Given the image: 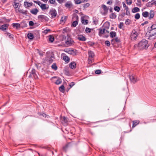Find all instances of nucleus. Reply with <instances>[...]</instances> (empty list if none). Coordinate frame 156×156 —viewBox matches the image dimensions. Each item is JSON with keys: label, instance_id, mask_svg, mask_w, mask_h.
Segmentation results:
<instances>
[{"label": "nucleus", "instance_id": "obj_42", "mask_svg": "<svg viewBox=\"0 0 156 156\" xmlns=\"http://www.w3.org/2000/svg\"><path fill=\"white\" fill-rule=\"evenodd\" d=\"M140 17V16L139 13H137L135 15V18L136 20H138L139 19Z\"/></svg>", "mask_w": 156, "mask_h": 156}, {"label": "nucleus", "instance_id": "obj_4", "mask_svg": "<svg viewBox=\"0 0 156 156\" xmlns=\"http://www.w3.org/2000/svg\"><path fill=\"white\" fill-rule=\"evenodd\" d=\"M29 78H33L36 79L38 78V77L36 73V71L35 69H33L30 73V74L29 76Z\"/></svg>", "mask_w": 156, "mask_h": 156}, {"label": "nucleus", "instance_id": "obj_3", "mask_svg": "<svg viewBox=\"0 0 156 156\" xmlns=\"http://www.w3.org/2000/svg\"><path fill=\"white\" fill-rule=\"evenodd\" d=\"M38 20L41 22H48L49 20V18L46 16L40 15L38 16Z\"/></svg>", "mask_w": 156, "mask_h": 156}, {"label": "nucleus", "instance_id": "obj_30", "mask_svg": "<svg viewBox=\"0 0 156 156\" xmlns=\"http://www.w3.org/2000/svg\"><path fill=\"white\" fill-rule=\"evenodd\" d=\"M116 14L115 13H112L110 14L109 17L112 19H115L116 17Z\"/></svg>", "mask_w": 156, "mask_h": 156}, {"label": "nucleus", "instance_id": "obj_28", "mask_svg": "<svg viewBox=\"0 0 156 156\" xmlns=\"http://www.w3.org/2000/svg\"><path fill=\"white\" fill-rule=\"evenodd\" d=\"M142 15L145 18H147L149 16V12L147 11H144L142 12Z\"/></svg>", "mask_w": 156, "mask_h": 156}, {"label": "nucleus", "instance_id": "obj_49", "mask_svg": "<svg viewBox=\"0 0 156 156\" xmlns=\"http://www.w3.org/2000/svg\"><path fill=\"white\" fill-rule=\"evenodd\" d=\"M126 12L125 13V15H126L127 16H129L130 15V12L129 10V9H126Z\"/></svg>", "mask_w": 156, "mask_h": 156}, {"label": "nucleus", "instance_id": "obj_56", "mask_svg": "<svg viewBox=\"0 0 156 156\" xmlns=\"http://www.w3.org/2000/svg\"><path fill=\"white\" fill-rule=\"evenodd\" d=\"M88 44H89L90 46H93L94 44L95 43L93 42H91L90 41L88 42Z\"/></svg>", "mask_w": 156, "mask_h": 156}, {"label": "nucleus", "instance_id": "obj_11", "mask_svg": "<svg viewBox=\"0 0 156 156\" xmlns=\"http://www.w3.org/2000/svg\"><path fill=\"white\" fill-rule=\"evenodd\" d=\"M54 78H57V80H56V82H55V83L56 85L62 83V80L61 78L58 77H57L56 76H55L52 77L51 78V80H52Z\"/></svg>", "mask_w": 156, "mask_h": 156}, {"label": "nucleus", "instance_id": "obj_46", "mask_svg": "<svg viewBox=\"0 0 156 156\" xmlns=\"http://www.w3.org/2000/svg\"><path fill=\"white\" fill-rule=\"evenodd\" d=\"M105 45L108 47L110 45V42L108 40L106 41H105Z\"/></svg>", "mask_w": 156, "mask_h": 156}, {"label": "nucleus", "instance_id": "obj_19", "mask_svg": "<svg viewBox=\"0 0 156 156\" xmlns=\"http://www.w3.org/2000/svg\"><path fill=\"white\" fill-rule=\"evenodd\" d=\"M38 12V10L37 8L33 9L30 10V12L34 15H36Z\"/></svg>", "mask_w": 156, "mask_h": 156}, {"label": "nucleus", "instance_id": "obj_23", "mask_svg": "<svg viewBox=\"0 0 156 156\" xmlns=\"http://www.w3.org/2000/svg\"><path fill=\"white\" fill-rule=\"evenodd\" d=\"M12 27L16 29H18L20 27V25L19 23H13L12 24Z\"/></svg>", "mask_w": 156, "mask_h": 156}, {"label": "nucleus", "instance_id": "obj_58", "mask_svg": "<svg viewBox=\"0 0 156 156\" xmlns=\"http://www.w3.org/2000/svg\"><path fill=\"white\" fill-rule=\"evenodd\" d=\"M58 2L60 4H62L66 1V0H57Z\"/></svg>", "mask_w": 156, "mask_h": 156}, {"label": "nucleus", "instance_id": "obj_52", "mask_svg": "<svg viewBox=\"0 0 156 156\" xmlns=\"http://www.w3.org/2000/svg\"><path fill=\"white\" fill-rule=\"evenodd\" d=\"M34 3L37 4L40 6H41V2L40 1H38V0H37V1H34Z\"/></svg>", "mask_w": 156, "mask_h": 156}, {"label": "nucleus", "instance_id": "obj_14", "mask_svg": "<svg viewBox=\"0 0 156 156\" xmlns=\"http://www.w3.org/2000/svg\"><path fill=\"white\" fill-rule=\"evenodd\" d=\"M9 26V25L7 24H3L0 27V30H2V31H5Z\"/></svg>", "mask_w": 156, "mask_h": 156}, {"label": "nucleus", "instance_id": "obj_8", "mask_svg": "<svg viewBox=\"0 0 156 156\" xmlns=\"http://www.w3.org/2000/svg\"><path fill=\"white\" fill-rule=\"evenodd\" d=\"M138 36V33L135 30L132 31L130 35L131 38L132 40H134L136 39Z\"/></svg>", "mask_w": 156, "mask_h": 156}, {"label": "nucleus", "instance_id": "obj_61", "mask_svg": "<svg viewBox=\"0 0 156 156\" xmlns=\"http://www.w3.org/2000/svg\"><path fill=\"white\" fill-rule=\"evenodd\" d=\"M34 25V23L32 21H30L29 22V25L30 26H33Z\"/></svg>", "mask_w": 156, "mask_h": 156}, {"label": "nucleus", "instance_id": "obj_26", "mask_svg": "<svg viewBox=\"0 0 156 156\" xmlns=\"http://www.w3.org/2000/svg\"><path fill=\"white\" fill-rule=\"evenodd\" d=\"M40 7L42 10L47 9L48 8V6L47 7L46 4H41Z\"/></svg>", "mask_w": 156, "mask_h": 156}, {"label": "nucleus", "instance_id": "obj_10", "mask_svg": "<svg viewBox=\"0 0 156 156\" xmlns=\"http://www.w3.org/2000/svg\"><path fill=\"white\" fill-rule=\"evenodd\" d=\"M148 30L150 33H153L156 30V23L153 24L150 27H148Z\"/></svg>", "mask_w": 156, "mask_h": 156}, {"label": "nucleus", "instance_id": "obj_53", "mask_svg": "<svg viewBox=\"0 0 156 156\" xmlns=\"http://www.w3.org/2000/svg\"><path fill=\"white\" fill-rule=\"evenodd\" d=\"M95 73L96 74H99L101 73V71L100 70L98 69L95 71Z\"/></svg>", "mask_w": 156, "mask_h": 156}, {"label": "nucleus", "instance_id": "obj_5", "mask_svg": "<svg viewBox=\"0 0 156 156\" xmlns=\"http://www.w3.org/2000/svg\"><path fill=\"white\" fill-rule=\"evenodd\" d=\"M49 14L51 16V18H54L57 15V12L56 10L55 9H50L49 12Z\"/></svg>", "mask_w": 156, "mask_h": 156}, {"label": "nucleus", "instance_id": "obj_47", "mask_svg": "<svg viewBox=\"0 0 156 156\" xmlns=\"http://www.w3.org/2000/svg\"><path fill=\"white\" fill-rule=\"evenodd\" d=\"M123 26V23L122 22H120L119 25L118 27L120 29H122Z\"/></svg>", "mask_w": 156, "mask_h": 156}, {"label": "nucleus", "instance_id": "obj_27", "mask_svg": "<svg viewBox=\"0 0 156 156\" xmlns=\"http://www.w3.org/2000/svg\"><path fill=\"white\" fill-rule=\"evenodd\" d=\"M140 11V9L137 7H134L132 10V12L133 13L139 12Z\"/></svg>", "mask_w": 156, "mask_h": 156}, {"label": "nucleus", "instance_id": "obj_41", "mask_svg": "<svg viewBox=\"0 0 156 156\" xmlns=\"http://www.w3.org/2000/svg\"><path fill=\"white\" fill-rule=\"evenodd\" d=\"M114 40L116 42L119 43L120 42V40L117 37H116L115 38L112 40L111 42L112 43V41Z\"/></svg>", "mask_w": 156, "mask_h": 156}, {"label": "nucleus", "instance_id": "obj_38", "mask_svg": "<svg viewBox=\"0 0 156 156\" xmlns=\"http://www.w3.org/2000/svg\"><path fill=\"white\" fill-rule=\"evenodd\" d=\"M125 12H123L121 14H120L119 16V19H120V20H121L125 16Z\"/></svg>", "mask_w": 156, "mask_h": 156}, {"label": "nucleus", "instance_id": "obj_60", "mask_svg": "<svg viewBox=\"0 0 156 156\" xmlns=\"http://www.w3.org/2000/svg\"><path fill=\"white\" fill-rule=\"evenodd\" d=\"M112 0H108V1L106 3L107 4L109 5H111L112 3Z\"/></svg>", "mask_w": 156, "mask_h": 156}, {"label": "nucleus", "instance_id": "obj_7", "mask_svg": "<svg viewBox=\"0 0 156 156\" xmlns=\"http://www.w3.org/2000/svg\"><path fill=\"white\" fill-rule=\"evenodd\" d=\"M129 76L130 82L133 83H135L138 81L136 77L134 75H129Z\"/></svg>", "mask_w": 156, "mask_h": 156}, {"label": "nucleus", "instance_id": "obj_18", "mask_svg": "<svg viewBox=\"0 0 156 156\" xmlns=\"http://www.w3.org/2000/svg\"><path fill=\"white\" fill-rule=\"evenodd\" d=\"M88 55L89 58H93L95 56V54L94 52L91 50L88 51Z\"/></svg>", "mask_w": 156, "mask_h": 156}, {"label": "nucleus", "instance_id": "obj_21", "mask_svg": "<svg viewBox=\"0 0 156 156\" xmlns=\"http://www.w3.org/2000/svg\"><path fill=\"white\" fill-rule=\"evenodd\" d=\"M19 12L23 14L24 15H25L26 16H27L28 11L27 10H24L23 9H20L18 10Z\"/></svg>", "mask_w": 156, "mask_h": 156}, {"label": "nucleus", "instance_id": "obj_6", "mask_svg": "<svg viewBox=\"0 0 156 156\" xmlns=\"http://www.w3.org/2000/svg\"><path fill=\"white\" fill-rule=\"evenodd\" d=\"M74 41L73 39L70 38H67L66 40L65 41V43L67 47L72 46L73 44Z\"/></svg>", "mask_w": 156, "mask_h": 156}, {"label": "nucleus", "instance_id": "obj_2", "mask_svg": "<svg viewBox=\"0 0 156 156\" xmlns=\"http://www.w3.org/2000/svg\"><path fill=\"white\" fill-rule=\"evenodd\" d=\"M101 9H103L102 11H101V14L103 15H106L108 12V8L105 5L102 4L101 5Z\"/></svg>", "mask_w": 156, "mask_h": 156}, {"label": "nucleus", "instance_id": "obj_44", "mask_svg": "<svg viewBox=\"0 0 156 156\" xmlns=\"http://www.w3.org/2000/svg\"><path fill=\"white\" fill-rule=\"evenodd\" d=\"M90 5V4L89 3H86L85 4H84L83 5V6L84 9H85L88 7Z\"/></svg>", "mask_w": 156, "mask_h": 156}, {"label": "nucleus", "instance_id": "obj_64", "mask_svg": "<svg viewBox=\"0 0 156 156\" xmlns=\"http://www.w3.org/2000/svg\"><path fill=\"white\" fill-rule=\"evenodd\" d=\"M148 23V22L147 21H146L145 22H144L143 23H141V25L142 26H144L145 24H147Z\"/></svg>", "mask_w": 156, "mask_h": 156}, {"label": "nucleus", "instance_id": "obj_59", "mask_svg": "<svg viewBox=\"0 0 156 156\" xmlns=\"http://www.w3.org/2000/svg\"><path fill=\"white\" fill-rule=\"evenodd\" d=\"M122 4H123V7H125V9H129L128 7L126 5L125 2H123Z\"/></svg>", "mask_w": 156, "mask_h": 156}, {"label": "nucleus", "instance_id": "obj_12", "mask_svg": "<svg viewBox=\"0 0 156 156\" xmlns=\"http://www.w3.org/2000/svg\"><path fill=\"white\" fill-rule=\"evenodd\" d=\"M150 34L148 38V39H153L156 37V30H155V31L153 32V33Z\"/></svg>", "mask_w": 156, "mask_h": 156}, {"label": "nucleus", "instance_id": "obj_16", "mask_svg": "<svg viewBox=\"0 0 156 156\" xmlns=\"http://www.w3.org/2000/svg\"><path fill=\"white\" fill-rule=\"evenodd\" d=\"M33 4L32 2H29L27 1H25L24 3V5L26 8H27L33 5Z\"/></svg>", "mask_w": 156, "mask_h": 156}, {"label": "nucleus", "instance_id": "obj_43", "mask_svg": "<svg viewBox=\"0 0 156 156\" xmlns=\"http://www.w3.org/2000/svg\"><path fill=\"white\" fill-rule=\"evenodd\" d=\"M120 8L118 6H115L114 8V9L117 12H119L120 10Z\"/></svg>", "mask_w": 156, "mask_h": 156}, {"label": "nucleus", "instance_id": "obj_34", "mask_svg": "<svg viewBox=\"0 0 156 156\" xmlns=\"http://www.w3.org/2000/svg\"><path fill=\"white\" fill-rule=\"evenodd\" d=\"M54 39V38L52 35H50L49 36V40L50 42H53Z\"/></svg>", "mask_w": 156, "mask_h": 156}, {"label": "nucleus", "instance_id": "obj_45", "mask_svg": "<svg viewBox=\"0 0 156 156\" xmlns=\"http://www.w3.org/2000/svg\"><path fill=\"white\" fill-rule=\"evenodd\" d=\"M91 29L87 27L85 29L86 32L87 33H90L91 31Z\"/></svg>", "mask_w": 156, "mask_h": 156}, {"label": "nucleus", "instance_id": "obj_55", "mask_svg": "<svg viewBox=\"0 0 156 156\" xmlns=\"http://www.w3.org/2000/svg\"><path fill=\"white\" fill-rule=\"evenodd\" d=\"M49 2L51 4H54L55 3V0H49Z\"/></svg>", "mask_w": 156, "mask_h": 156}, {"label": "nucleus", "instance_id": "obj_17", "mask_svg": "<svg viewBox=\"0 0 156 156\" xmlns=\"http://www.w3.org/2000/svg\"><path fill=\"white\" fill-rule=\"evenodd\" d=\"M149 15L148 16V19L151 20L154 17V12L153 10H150V12H149Z\"/></svg>", "mask_w": 156, "mask_h": 156}, {"label": "nucleus", "instance_id": "obj_25", "mask_svg": "<svg viewBox=\"0 0 156 156\" xmlns=\"http://www.w3.org/2000/svg\"><path fill=\"white\" fill-rule=\"evenodd\" d=\"M68 122V119L65 116L63 117V120L62 121V123L64 125H67Z\"/></svg>", "mask_w": 156, "mask_h": 156}, {"label": "nucleus", "instance_id": "obj_48", "mask_svg": "<svg viewBox=\"0 0 156 156\" xmlns=\"http://www.w3.org/2000/svg\"><path fill=\"white\" fill-rule=\"evenodd\" d=\"M76 4H79L82 3L81 0H74Z\"/></svg>", "mask_w": 156, "mask_h": 156}, {"label": "nucleus", "instance_id": "obj_13", "mask_svg": "<svg viewBox=\"0 0 156 156\" xmlns=\"http://www.w3.org/2000/svg\"><path fill=\"white\" fill-rule=\"evenodd\" d=\"M20 1L19 0H14V4H13L15 9H17L20 5L19 2Z\"/></svg>", "mask_w": 156, "mask_h": 156}, {"label": "nucleus", "instance_id": "obj_24", "mask_svg": "<svg viewBox=\"0 0 156 156\" xmlns=\"http://www.w3.org/2000/svg\"><path fill=\"white\" fill-rule=\"evenodd\" d=\"M63 59L67 62H68L69 61V58L66 55H65L63 57Z\"/></svg>", "mask_w": 156, "mask_h": 156}, {"label": "nucleus", "instance_id": "obj_35", "mask_svg": "<svg viewBox=\"0 0 156 156\" xmlns=\"http://www.w3.org/2000/svg\"><path fill=\"white\" fill-rule=\"evenodd\" d=\"M51 68L55 70H56L58 69L57 66L55 63H54L51 66Z\"/></svg>", "mask_w": 156, "mask_h": 156}, {"label": "nucleus", "instance_id": "obj_36", "mask_svg": "<svg viewBox=\"0 0 156 156\" xmlns=\"http://www.w3.org/2000/svg\"><path fill=\"white\" fill-rule=\"evenodd\" d=\"M59 90L62 92L63 93L65 90V87L64 85H62L59 88Z\"/></svg>", "mask_w": 156, "mask_h": 156}, {"label": "nucleus", "instance_id": "obj_20", "mask_svg": "<svg viewBox=\"0 0 156 156\" xmlns=\"http://www.w3.org/2000/svg\"><path fill=\"white\" fill-rule=\"evenodd\" d=\"M76 64L74 62H71L69 64V67L72 69H74L76 67Z\"/></svg>", "mask_w": 156, "mask_h": 156}, {"label": "nucleus", "instance_id": "obj_37", "mask_svg": "<svg viewBox=\"0 0 156 156\" xmlns=\"http://www.w3.org/2000/svg\"><path fill=\"white\" fill-rule=\"evenodd\" d=\"M46 61L49 64H50L53 62V60L51 57H48L46 58Z\"/></svg>", "mask_w": 156, "mask_h": 156}, {"label": "nucleus", "instance_id": "obj_62", "mask_svg": "<svg viewBox=\"0 0 156 156\" xmlns=\"http://www.w3.org/2000/svg\"><path fill=\"white\" fill-rule=\"evenodd\" d=\"M75 85V83L73 82H72L70 83L69 86L71 88L74 85Z\"/></svg>", "mask_w": 156, "mask_h": 156}, {"label": "nucleus", "instance_id": "obj_39", "mask_svg": "<svg viewBox=\"0 0 156 156\" xmlns=\"http://www.w3.org/2000/svg\"><path fill=\"white\" fill-rule=\"evenodd\" d=\"M131 20L129 19H126L125 22V23L126 25H129L130 23Z\"/></svg>", "mask_w": 156, "mask_h": 156}, {"label": "nucleus", "instance_id": "obj_50", "mask_svg": "<svg viewBox=\"0 0 156 156\" xmlns=\"http://www.w3.org/2000/svg\"><path fill=\"white\" fill-rule=\"evenodd\" d=\"M93 23L95 25H96L98 23V20H97L96 18L95 19H94L93 18Z\"/></svg>", "mask_w": 156, "mask_h": 156}, {"label": "nucleus", "instance_id": "obj_63", "mask_svg": "<svg viewBox=\"0 0 156 156\" xmlns=\"http://www.w3.org/2000/svg\"><path fill=\"white\" fill-rule=\"evenodd\" d=\"M50 30L49 29H46L44 30L43 32L45 34H47Z\"/></svg>", "mask_w": 156, "mask_h": 156}, {"label": "nucleus", "instance_id": "obj_1", "mask_svg": "<svg viewBox=\"0 0 156 156\" xmlns=\"http://www.w3.org/2000/svg\"><path fill=\"white\" fill-rule=\"evenodd\" d=\"M149 45L148 44V41L145 39H142L138 44L134 45V49L138 50L147 49Z\"/></svg>", "mask_w": 156, "mask_h": 156}, {"label": "nucleus", "instance_id": "obj_32", "mask_svg": "<svg viewBox=\"0 0 156 156\" xmlns=\"http://www.w3.org/2000/svg\"><path fill=\"white\" fill-rule=\"evenodd\" d=\"M27 37L30 40H32L34 38V35L32 33H28L27 34Z\"/></svg>", "mask_w": 156, "mask_h": 156}, {"label": "nucleus", "instance_id": "obj_54", "mask_svg": "<svg viewBox=\"0 0 156 156\" xmlns=\"http://www.w3.org/2000/svg\"><path fill=\"white\" fill-rule=\"evenodd\" d=\"M137 2L138 3L137 4V6L140 7L141 4V1L140 0H137Z\"/></svg>", "mask_w": 156, "mask_h": 156}, {"label": "nucleus", "instance_id": "obj_33", "mask_svg": "<svg viewBox=\"0 0 156 156\" xmlns=\"http://www.w3.org/2000/svg\"><path fill=\"white\" fill-rule=\"evenodd\" d=\"M81 23L84 25H87L88 23V20H84L83 19V17H81Z\"/></svg>", "mask_w": 156, "mask_h": 156}, {"label": "nucleus", "instance_id": "obj_40", "mask_svg": "<svg viewBox=\"0 0 156 156\" xmlns=\"http://www.w3.org/2000/svg\"><path fill=\"white\" fill-rule=\"evenodd\" d=\"M65 6L67 8H70L72 6V4L70 3L67 2L65 4Z\"/></svg>", "mask_w": 156, "mask_h": 156}, {"label": "nucleus", "instance_id": "obj_15", "mask_svg": "<svg viewBox=\"0 0 156 156\" xmlns=\"http://www.w3.org/2000/svg\"><path fill=\"white\" fill-rule=\"evenodd\" d=\"M77 39L79 40L83 41H86L87 39L84 36H83L82 35H78Z\"/></svg>", "mask_w": 156, "mask_h": 156}, {"label": "nucleus", "instance_id": "obj_9", "mask_svg": "<svg viewBox=\"0 0 156 156\" xmlns=\"http://www.w3.org/2000/svg\"><path fill=\"white\" fill-rule=\"evenodd\" d=\"M73 20H76L74 21L72 23V26L73 27H75L78 24L79 21V17L78 16L76 15H75L73 17Z\"/></svg>", "mask_w": 156, "mask_h": 156}, {"label": "nucleus", "instance_id": "obj_31", "mask_svg": "<svg viewBox=\"0 0 156 156\" xmlns=\"http://www.w3.org/2000/svg\"><path fill=\"white\" fill-rule=\"evenodd\" d=\"M116 35V33L115 31H112L110 33V36L111 38H113L115 37Z\"/></svg>", "mask_w": 156, "mask_h": 156}, {"label": "nucleus", "instance_id": "obj_22", "mask_svg": "<svg viewBox=\"0 0 156 156\" xmlns=\"http://www.w3.org/2000/svg\"><path fill=\"white\" fill-rule=\"evenodd\" d=\"M154 0H152L151 2H149L146 4V5L147 7H152L153 5H154Z\"/></svg>", "mask_w": 156, "mask_h": 156}, {"label": "nucleus", "instance_id": "obj_51", "mask_svg": "<svg viewBox=\"0 0 156 156\" xmlns=\"http://www.w3.org/2000/svg\"><path fill=\"white\" fill-rule=\"evenodd\" d=\"M88 58V60L89 62V63H91L93 61V58Z\"/></svg>", "mask_w": 156, "mask_h": 156}, {"label": "nucleus", "instance_id": "obj_29", "mask_svg": "<svg viewBox=\"0 0 156 156\" xmlns=\"http://www.w3.org/2000/svg\"><path fill=\"white\" fill-rule=\"evenodd\" d=\"M99 31L98 34L99 36H101V34H103L105 33V28H103V29L100 28L99 29Z\"/></svg>", "mask_w": 156, "mask_h": 156}, {"label": "nucleus", "instance_id": "obj_57", "mask_svg": "<svg viewBox=\"0 0 156 156\" xmlns=\"http://www.w3.org/2000/svg\"><path fill=\"white\" fill-rule=\"evenodd\" d=\"M126 3L127 5H130L132 3V1H128V0H126Z\"/></svg>", "mask_w": 156, "mask_h": 156}]
</instances>
